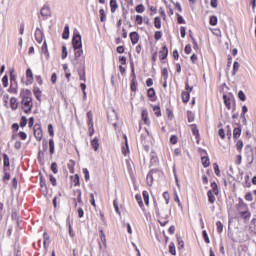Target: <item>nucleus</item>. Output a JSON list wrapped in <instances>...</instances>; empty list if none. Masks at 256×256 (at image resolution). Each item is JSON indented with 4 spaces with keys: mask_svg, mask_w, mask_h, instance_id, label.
I'll return each instance as SVG.
<instances>
[{
    "mask_svg": "<svg viewBox=\"0 0 256 256\" xmlns=\"http://www.w3.org/2000/svg\"><path fill=\"white\" fill-rule=\"evenodd\" d=\"M21 105L24 113H31V109H33V98L31 96H22Z\"/></svg>",
    "mask_w": 256,
    "mask_h": 256,
    "instance_id": "nucleus-1",
    "label": "nucleus"
},
{
    "mask_svg": "<svg viewBox=\"0 0 256 256\" xmlns=\"http://www.w3.org/2000/svg\"><path fill=\"white\" fill-rule=\"evenodd\" d=\"M72 45L73 49H83V42L81 41V34L79 32L74 33Z\"/></svg>",
    "mask_w": 256,
    "mask_h": 256,
    "instance_id": "nucleus-2",
    "label": "nucleus"
},
{
    "mask_svg": "<svg viewBox=\"0 0 256 256\" xmlns=\"http://www.w3.org/2000/svg\"><path fill=\"white\" fill-rule=\"evenodd\" d=\"M34 137L37 141H41V139H43V130H41V125L39 124L34 125Z\"/></svg>",
    "mask_w": 256,
    "mask_h": 256,
    "instance_id": "nucleus-3",
    "label": "nucleus"
},
{
    "mask_svg": "<svg viewBox=\"0 0 256 256\" xmlns=\"http://www.w3.org/2000/svg\"><path fill=\"white\" fill-rule=\"evenodd\" d=\"M156 215H158L159 218L169 219V215H171V210L163 208L161 212H159V208H156Z\"/></svg>",
    "mask_w": 256,
    "mask_h": 256,
    "instance_id": "nucleus-4",
    "label": "nucleus"
},
{
    "mask_svg": "<svg viewBox=\"0 0 256 256\" xmlns=\"http://www.w3.org/2000/svg\"><path fill=\"white\" fill-rule=\"evenodd\" d=\"M155 173H159V170L153 169L146 176V182H147V185H149V187L153 185V176L155 175Z\"/></svg>",
    "mask_w": 256,
    "mask_h": 256,
    "instance_id": "nucleus-5",
    "label": "nucleus"
},
{
    "mask_svg": "<svg viewBox=\"0 0 256 256\" xmlns=\"http://www.w3.org/2000/svg\"><path fill=\"white\" fill-rule=\"evenodd\" d=\"M40 187L43 196L47 197V195H49V190L47 189V182H45V179H43V177H40Z\"/></svg>",
    "mask_w": 256,
    "mask_h": 256,
    "instance_id": "nucleus-6",
    "label": "nucleus"
},
{
    "mask_svg": "<svg viewBox=\"0 0 256 256\" xmlns=\"http://www.w3.org/2000/svg\"><path fill=\"white\" fill-rule=\"evenodd\" d=\"M35 40L37 41V43H43V30L36 28Z\"/></svg>",
    "mask_w": 256,
    "mask_h": 256,
    "instance_id": "nucleus-7",
    "label": "nucleus"
},
{
    "mask_svg": "<svg viewBox=\"0 0 256 256\" xmlns=\"http://www.w3.org/2000/svg\"><path fill=\"white\" fill-rule=\"evenodd\" d=\"M40 14L42 15V17H49V15H51V8L49 7V5H44L40 10Z\"/></svg>",
    "mask_w": 256,
    "mask_h": 256,
    "instance_id": "nucleus-8",
    "label": "nucleus"
},
{
    "mask_svg": "<svg viewBox=\"0 0 256 256\" xmlns=\"http://www.w3.org/2000/svg\"><path fill=\"white\" fill-rule=\"evenodd\" d=\"M130 41L132 45H137L139 43V33L131 32L130 33Z\"/></svg>",
    "mask_w": 256,
    "mask_h": 256,
    "instance_id": "nucleus-9",
    "label": "nucleus"
},
{
    "mask_svg": "<svg viewBox=\"0 0 256 256\" xmlns=\"http://www.w3.org/2000/svg\"><path fill=\"white\" fill-rule=\"evenodd\" d=\"M74 61L72 62L73 65H77V61L79 59V57H81V55H83V49L82 48H78V49H74Z\"/></svg>",
    "mask_w": 256,
    "mask_h": 256,
    "instance_id": "nucleus-10",
    "label": "nucleus"
},
{
    "mask_svg": "<svg viewBox=\"0 0 256 256\" xmlns=\"http://www.w3.org/2000/svg\"><path fill=\"white\" fill-rule=\"evenodd\" d=\"M26 77H27L26 85H32L33 84V71H31L30 68H28L26 70Z\"/></svg>",
    "mask_w": 256,
    "mask_h": 256,
    "instance_id": "nucleus-11",
    "label": "nucleus"
},
{
    "mask_svg": "<svg viewBox=\"0 0 256 256\" xmlns=\"http://www.w3.org/2000/svg\"><path fill=\"white\" fill-rule=\"evenodd\" d=\"M167 55H169V49L167 48V46H163L159 56L161 61L167 59Z\"/></svg>",
    "mask_w": 256,
    "mask_h": 256,
    "instance_id": "nucleus-12",
    "label": "nucleus"
},
{
    "mask_svg": "<svg viewBox=\"0 0 256 256\" xmlns=\"http://www.w3.org/2000/svg\"><path fill=\"white\" fill-rule=\"evenodd\" d=\"M131 72L134 77V79L132 80V83H131V90L137 91V85L135 84V66H133V63H131Z\"/></svg>",
    "mask_w": 256,
    "mask_h": 256,
    "instance_id": "nucleus-13",
    "label": "nucleus"
},
{
    "mask_svg": "<svg viewBox=\"0 0 256 256\" xmlns=\"http://www.w3.org/2000/svg\"><path fill=\"white\" fill-rule=\"evenodd\" d=\"M10 107L12 111H17V107H19V103H17V98L15 97L10 98Z\"/></svg>",
    "mask_w": 256,
    "mask_h": 256,
    "instance_id": "nucleus-14",
    "label": "nucleus"
},
{
    "mask_svg": "<svg viewBox=\"0 0 256 256\" xmlns=\"http://www.w3.org/2000/svg\"><path fill=\"white\" fill-rule=\"evenodd\" d=\"M111 13H115L117 9H119V4H117V0H110Z\"/></svg>",
    "mask_w": 256,
    "mask_h": 256,
    "instance_id": "nucleus-15",
    "label": "nucleus"
},
{
    "mask_svg": "<svg viewBox=\"0 0 256 256\" xmlns=\"http://www.w3.org/2000/svg\"><path fill=\"white\" fill-rule=\"evenodd\" d=\"M91 145H92V148L94 149V151H99V138L95 137L91 141Z\"/></svg>",
    "mask_w": 256,
    "mask_h": 256,
    "instance_id": "nucleus-16",
    "label": "nucleus"
},
{
    "mask_svg": "<svg viewBox=\"0 0 256 256\" xmlns=\"http://www.w3.org/2000/svg\"><path fill=\"white\" fill-rule=\"evenodd\" d=\"M189 99H191V94L189 92H182V101L183 103H189Z\"/></svg>",
    "mask_w": 256,
    "mask_h": 256,
    "instance_id": "nucleus-17",
    "label": "nucleus"
},
{
    "mask_svg": "<svg viewBox=\"0 0 256 256\" xmlns=\"http://www.w3.org/2000/svg\"><path fill=\"white\" fill-rule=\"evenodd\" d=\"M18 89H19V86L17 84L16 85L10 84L8 93H13L14 95H17Z\"/></svg>",
    "mask_w": 256,
    "mask_h": 256,
    "instance_id": "nucleus-18",
    "label": "nucleus"
},
{
    "mask_svg": "<svg viewBox=\"0 0 256 256\" xmlns=\"http://www.w3.org/2000/svg\"><path fill=\"white\" fill-rule=\"evenodd\" d=\"M100 13V21L101 23H105V21H107V14L105 13V9L101 8L99 10Z\"/></svg>",
    "mask_w": 256,
    "mask_h": 256,
    "instance_id": "nucleus-19",
    "label": "nucleus"
},
{
    "mask_svg": "<svg viewBox=\"0 0 256 256\" xmlns=\"http://www.w3.org/2000/svg\"><path fill=\"white\" fill-rule=\"evenodd\" d=\"M33 93H34L35 98L38 101H41V89H39V87H34Z\"/></svg>",
    "mask_w": 256,
    "mask_h": 256,
    "instance_id": "nucleus-20",
    "label": "nucleus"
},
{
    "mask_svg": "<svg viewBox=\"0 0 256 256\" xmlns=\"http://www.w3.org/2000/svg\"><path fill=\"white\" fill-rule=\"evenodd\" d=\"M49 151L50 155H55V141L53 139L49 140Z\"/></svg>",
    "mask_w": 256,
    "mask_h": 256,
    "instance_id": "nucleus-21",
    "label": "nucleus"
},
{
    "mask_svg": "<svg viewBox=\"0 0 256 256\" xmlns=\"http://www.w3.org/2000/svg\"><path fill=\"white\" fill-rule=\"evenodd\" d=\"M207 195H208L209 203H211L213 205V203H215V194H213V190H209L207 192Z\"/></svg>",
    "mask_w": 256,
    "mask_h": 256,
    "instance_id": "nucleus-22",
    "label": "nucleus"
},
{
    "mask_svg": "<svg viewBox=\"0 0 256 256\" xmlns=\"http://www.w3.org/2000/svg\"><path fill=\"white\" fill-rule=\"evenodd\" d=\"M224 104L227 107V109H231V98L227 97V95H223Z\"/></svg>",
    "mask_w": 256,
    "mask_h": 256,
    "instance_id": "nucleus-23",
    "label": "nucleus"
},
{
    "mask_svg": "<svg viewBox=\"0 0 256 256\" xmlns=\"http://www.w3.org/2000/svg\"><path fill=\"white\" fill-rule=\"evenodd\" d=\"M13 71L10 72V85H17V75L13 74Z\"/></svg>",
    "mask_w": 256,
    "mask_h": 256,
    "instance_id": "nucleus-24",
    "label": "nucleus"
},
{
    "mask_svg": "<svg viewBox=\"0 0 256 256\" xmlns=\"http://www.w3.org/2000/svg\"><path fill=\"white\" fill-rule=\"evenodd\" d=\"M87 118H88V127H90V129H93V113L88 112Z\"/></svg>",
    "mask_w": 256,
    "mask_h": 256,
    "instance_id": "nucleus-25",
    "label": "nucleus"
},
{
    "mask_svg": "<svg viewBox=\"0 0 256 256\" xmlns=\"http://www.w3.org/2000/svg\"><path fill=\"white\" fill-rule=\"evenodd\" d=\"M241 137V127L234 128L233 130V138L234 139H239Z\"/></svg>",
    "mask_w": 256,
    "mask_h": 256,
    "instance_id": "nucleus-26",
    "label": "nucleus"
},
{
    "mask_svg": "<svg viewBox=\"0 0 256 256\" xmlns=\"http://www.w3.org/2000/svg\"><path fill=\"white\" fill-rule=\"evenodd\" d=\"M99 233H100V239L104 247H107V237L105 236V232H103V230H100Z\"/></svg>",
    "mask_w": 256,
    "mask_h": 256,
    "instance_id": "nucleus-27",
    "label": "nucleus"
},
{
    "mask_svg": "<svg viewBox=\"0 0 256 256\" xmlns=\"http://www.w3.org/2000/svg\"><path fill=\"white\" fill-rule=\"evenodd\" d=\"M62 39H69V25H65L62 33Z\"/></svg>",
    "mask_w": 256,
    "mask_h": 256,
    "instance_id": "nucleus-28",
    "label": "nucleus"
},
{
    "mask_svg": "<svg viewBox=\"0 0 256 256\" xmlns=\"http://www.w3.org/2000/svg\"><path fill=\"white\" fill-rule=\"evenodd\" d=\"M78 75L80 77V81H87V77L85 76V66H83L82 71H78Z\"/></svg>",
    "mask_w": 256,
    "mask_h": 256,
    "instance_id": "nucleus-29",
    "label": "nucleus"
},
{
    "mask_svg": "<svg viewBox=\"0 0 256 256\" xmlns=\"http://www.w3.org/2000/svg\"><path fill=\"white\" fill-rule=\"evenodd\" d=\"M4 167H10L11 162L9 160V155L3 154Z\"/></svg>",
    "mask_w": 256,
    "mask_h": 256,
    "instance_id": "nucleus-30",
    "label": "nucleus"
},
{
    "mask_svg": "<svg viewBox=\"0 0 256 256\" xmlns=\"http://www.w3.org/2000/svg\"><path fill=\"white\" fill-rule=\"evenodd\" d=\"M202 165L205 168H207V167H209V165H211V162L209 161V157H207V156L202 157Z\"/></svg>",
    "mask_w": 256,
    "mask_h": 256,
    "instance_id": "nucleus-31",
    "label": "nucleus"
},
{
    "mask_svg": "<svg viewBox=\"0 0 256 256\" xmlns=\"http://www.w3.org/2000/svg\"><path fill=\"white\" fill-rule=\"evenodd\" d=\"M212 192L216 195H219V186L217 185V182L211 183Z\"/></svg>",
    "mask_w": 256,
    "mask_h": 256,
    "instance_id": "nucleus-32",
    "label": "nucleus"
},
{
    "mask_svg": "<svg viewBox=\"0 0 256 256\" xmlns=\"http://www.w3.org/2000/svg\"><path fill=\"white\" fill-rule=\"evenodd\" d=\"M154 26L156 29H161V18L159 16L155 17Z\"/></svg>",
    "mask_w": 256,
    "mask_h": 256,
    "instance_id": "nucleus-33",
    "label": "nucleus"
},
{
    "mask_svg": "<svg viewBox=\"0 0 256 256\" xmlns=\"http://www.w3.org/2000/svg\"><path fill=\"white\" fill-rule=\"evenodd\" d=\"M136 201L141 209H143V198L141 197V194H137L135 196Z\"/></svg>",
    "mask_w": 256,
    "mask_h": 256,
    "instance_id": "nucleus-34",
    "label": "nucleus"
},
{
    "mask_svg": "<svg viewBox=\"0 0 256 256\" xmlns=\"http://www.w3.org/2000/svg\"><path fill=\"white\" fill-rule=\"evenodd\" d=\"M239 67H240L239 62L235 61L233 64L232 75H237V71H239Z\"/></svg>",
    "mask_w": 256,
    "mask_h": 256,
    "instance_id": "nucleus-35",
    "label": "nucleus"
},
{
    "mask_svg": "<svg viewBox=\"0 0 256 256\" xmlns=\"http://www.w3.org/2000/svg\"><path fill=\"white\" fill-rule=\"evenodd\" d=\"M240 217H242L243 219H249L251 217V212L242 211V212H240Z\"/></svg>",
    "mask_w": 256,
    "mask_h": 256,
    "instance_id": "nucleus-36",
    "label": "nucleus"
},
{
    "mask_svg": "<svg viewBox=\"0 0 256 256\" xmlns=\"http://www.w3.org/2000/svg\"><path fill=\"white\" fill-rule=\"evenodd\" d=\"M51 171L54 173V175H57V173H59V169L56 162H53L51 164Z\"/></svg>",
    "mask_w": 256,
    "mask_h": 256,
    "instance_id": "nucleus-37",
    "label": "nucleus"
},
{
    "mask_svg": "<svg viewBox=\"0 0 256 256\" xmlns=\"http://www.w3.org/2000/svg\"><path fill=\"white\" fill-rule=\"evenodd\" d=\"M143 199L145 205H149V192L148 191H143Z\"/></svg>",
    "mask_w": 256,
    "mask_h": 256,
    "instance_id": "nucleus-38",
    "label": "nucleus"
},
{
    "mask_svg": "<svg viewBox=\"0 0 256 256\" xmlns=\"http://www.w3.org/2000/svg\"><path fill=\"white\" fill-rule=\"evenodd\" d=\"M158 223H160L161 227H165L169 223V218H159Z\"/></svg>",
    "mask_w": 256,
    "mask_h": 256,
    "instance_id": "nucleus-39",
    "label": "nucleus"
},
{
    "mask_svg": "<svg viewBox=\"0 0 256 256\" xmlns=\"http://www.w3.org/2000/svg\"><path fill=\"white\" fill-rule=\"evenodd\" d=\"M169 253H170L171 255H176V254H177V250L175 249V244H174V243H171V244L169 245Z\"/></svg>",
    "mask_w": 256,
    "mask_h": 256,
    "instance_id": "nucleus-40",
    "label": "nucleus"
},
{
    "mask_svg": "<svg viewBox=\"0 0 256 256\" xmlns=\"http://www.w3.org/2000/svg\"><path fill=\"white\" fill-rule=\"evenodd\" d=\"M238 98L240 99V101H246L247 100V96L245 95V92H243V90H240L238 92Z\"/></svg>",
    "mask_w": 256,
    "mask_h": 256,
    "instance_id": "nucleus-41",
    "label": "nucleus"
},
{
    "mask_svg": "<svg viewBox=\"0 0 256 256\" xmlns=\"http://www.w3.org/2000/svg\"><path fill=\"white\" fill-rule=\"evenodd\" d=\"M20 96L22 97H31V90L26 89V90H22L20 93Z\"/></svg>",
    "mask_w": 256,
    "mask_h": 256,
    "instance_id": "nucleus-42",
    "label": "nucleus"
},
{
    "mask_svg": "<svg viewBox=\"0 0 256 256\" xmlns=\"http://www.w3.org/2000/svg\"><path fill=\"white\" fill-rule=\"evenodd\" d=\"M162 77H164V81H167V79H169V70H167V68L162 69Z\"/></svg>",
    "mask_w": 256,
    "mask_h": 256,
    "instance_id": "nucleus-43",
    "label": "nucleus"
},
{
    "mask_svg": "<svg viewBox=\"0 0 256 256\" xmlns=\"http://www.w3.org/2000/svg\"><path fill=\"white\" fill-rule=\"evenodd\" d=\"M153 111H154L156 117H161V107H159V106H154V107H153Z\"/></svg>",
    "mask_w": 256,
    "mask_h": 256,
    "instance_id": "nucleus-44",
    "label": "nucleus"
},
{
    "mask_svg": "<svg viewBox=\"0 0 256 256\" xmlns=\"http://www.w3.org/2000/svg\"><path fill=\"white\" fill-rule=\"evenodd\" d=\"M202 236H203V239H204L205 243H211V240L209 239V234H207L206 230H204L202 232Z\"/></svg>",
    "mask_w": 256,
    "mask_h": 256,
    "instance_id": "nucleus-45",
    "label": "nucleus"
},
{
    "mask_svg": "<svg viewBox=\"0 0 256 256\" xmlns=\"http://www.w3.org/2000/svg\"><path fill=\"white\" fill-rule=\"evenodd\" d=\"M136 12L137 13H144L145 12V6L143 4H139L136 6Z\"/></svg>",
    "mask_w": 256,
    "mask_h": 256,
    "instance_id": "nucleus-46",
    "label": "nucleus"
},
{
    "mask_svg": "<svg viewBox=\"0 0 256 256\" xmlns=\"http://www.w3.org/2000/svg\"><path fill=\"white\" fill-rule=\"evenodd\" d=\"M217 233H223V223L221 221L216 222Z\"/></svg>",
    "mask_w": 256,
    "mask_h": 256,
    "instance_id": "nucleus-47",
    "label": "nucleus"
},
{
    "mask_svg": "<svg viewBox=\"0 0 256 256\" xmlns=\"http://www.w3.org/2000/svg\"><path fill=\"white\" fill-rule=\"evenodd\" d=\"M214 173L217 177L221 176V171L219 170V165L217 163H214Z\"/></svg>",
    "mask_w": 256,
    "mask_h": 256,
    "instance_id": "nucleus-48",
    "label": "nucleus"
},
{
    "mask_svg": "<svg viewBox=\"0 0 256 256\" xmlns=\"http://www.w3.org/2000/svg\"><path fill=\"white\" fill-rule=\"evenodd\" d=\"M49 179L53 187H57V179L55 178V176H53V174L49 175Z\"/></svg>",
    "mask_w": 256,
    "mask_h": 256,
    "instance_id": "nucleus-49",
    "label": "nucleus"
},
{
    "mask_svg": "<svg viewBox=\"0 0 256 256\" xmlns=\"http://www.w3.org/2000/svg\"><path fill=\"white\" fill-rule=\"evenodd\" d=\"M147 95L150 99H153L155 97V89L154 88L148 89Z\"/></svg>",
    "mask_w": 256,
    "mask_h": 256,
    "instance_id": "nucleus-50",
    "label": "nucleus"
},
{
    "mask_svg": "<svg viewBox=\"0 0 256 256\" xmlns=\"http://www.w3.org/2000/svg\"><path fill=\"white\" fill-rule=\"evenodd\" d=\"M245 181H244V183H243V187H251V181H249V175H246L245 176Z\"/></svg>",
    "mask_w": 256,
    "mask_h": 256,
    "instance_id": "nucleus-51",
    "label": "nucleus"
},
{
    "mask_svg": "<svg viewBox=\"0 0 256 256\" xmlns=\"http://www.w3.org/2000/svg\"><path fill=\"white\" fill-rule=\"evenodd\" d=\"M42 52L44 55L49 57V50H47V42H44V44L42 45Z\"/></svg>",
    "mask_w": 256,
    "mask_h": 256,
    "instance_id": "nucleus-52",
    "label": "nucleus"
},
{
    "mask_svg": "<svg viewBox=\"0 0 256 256\" xmlns=\"http://www.w3.org/2000/svg\"><path fill=\"white\" fill-rule=\"evenodd\" d=\"M236 149H237V151H242L243 150V140H238L237 141Z\"/></svg>",
    "mask_w": 256,
    "mask_h": 256,
    "instance_id": "nucleus-53",
    "label": "nucleus"
},
{
    "mask_svg": "<svg viewBox=\"0 0 256 256\" xmlns=\"http://www.w3.org/2000/svg\"><path fill=\"white\" fill-rule=\"evenodd\" d=\"M48 133H49L50 137H55V132L53 130V124L48 125Z\"/></svg>",
    "mask_w": 256,
    "mask_h": 256,
    "instance_id": "nucleus-54",
    "label": "nucleus"
},
{
    "mask_svg": "<svg viewBox=\"0 0 256 256\" xmlns=\"http://www.w3.org/2000/svg\"><path fill=\"white\" fill-rule=\"evenodd\" d=\"M67 55H68L67 46H62V55H61L62 59H67Z\"/></svg>",
    "mask_w": 256,
    "mask_h": 256,
    "instance_id": "nucleus-55",
    "label": "nucleus"
},
{
    "mask_svg": "<svg viewBox=\"0 0 256 256\" xmlns=\"http://www.w3.org/2000/svg\"><path fill=\"white\" fill-rule=\"evenodd\" d=\"M2 83L4 87H8L9 85V77L7 75L3 76Z\"/></svg>",
    "mask_w": 256,
    "mask_h": 256,
    "instance_id": "nucleus-56",
    "label": "nucleus"
},
{
    "mask_svg": "<svg viewBox=\"0 0 256 256\" xmlns=\"http://www.w3.org/2000/svg\"><path fill=\"white\" fill-rule=\"evenodd\" d=\"M83 174H84V177H85V181H89L90 179V176H89V170L87 168H83Z\"/></svg>",
    "mask_w": 256,
    "mask_h": 256,
    "instance_id": "nucleus-57",
    "label": "nucleus"
},
{
    "mask_svg": "<svg viewBox=\"0 0 256 256\" xmlns=\"http://www.w3.org/2000/svg\"><path fill=\"white\" fill-rule=\"evenodd\" d=\"M74 185L75 187H79V185H81V182L79 181V174H75L74 176Z\"/></svg>",
    "mask_w": 256,
    "mask_h": 256,
    "instance_id": "nucleus-58",
    "label": "nucleus"
},
{
    "mask_svg": "<svg viewBox=\"0 0 256 256\" xmlns=\"http://www.w3.org/2000/svg\"><path fill=\"white\" fill-rule=\"evenodd\" d=\"M163 198L166 201V205H169V200L171 199V196L169 195V192H164L163 193Z\"/></svg>",
    "mask_w": 256,
    "mask_h": 256,
    "instance_id": "nucleus-59",
    "label": "nucleus"
},
{
    "mask_svg": "<svg viewBox=\"0 0 256 256\" xmlns=\"http://www.w3.org/2000/svg\"><path fill=\"white\" fill-rule=\"evenodd\" d=\"M192 133L195 135L196 139H199V129H197V126L192 127Z\"/></svg>",
    "mask_w": 256,
    "mask_h": 256,
    "instance_id": "nucleus-60",
    "label": "nucleus"
},
{
    "mask_svg": "<svg viewBox=\"0 0 256 256\" xmlns=\"http://www.w3.org/2000/svg\"><path fill=\"white\" fill-rule=\"evenodd\" d=\"M147 116H148L147 110H143L142 111V119H143V121H145V123H147V121H149V118Z\"/></svg>",
    "mask_w": 256,
    "mask_h": 256,
    "instance_id": "nucleus-61",
    "label": "nucleus"
},
{
    "mask_svg": "<svg viewBox=\"0 0 256 256\" xmlns=\"http://www.w3.org/2000/svg\"><path fill=\"white\" fill-rule=\"evenodd\" d=\"M27 126V117L23 116L21 118L20 127H26Z\"/></svg>",
    "mask_w": 256,
    "mask_h": 256,
    "instance_id": "nucleus-62",
    "label": "nucleus"
},
{
    "mask_svg": "<svg viewBox=\"0 0 256 256\" xmlns=\"http://www.w3.org/2000/svg\"><path fill=\"white\" fill-rule=\"evenodd\" d=\"M210 25H217V16H211L210 17Z\"/></svg>",
    "mask_w": 256,
    "mask_h": 256,
    "instance_id": "nucleus-63",
    "label": "nucleus"
},
{
    "mask_svg": "<svg viewBox=\"0 0 256 256\" xmlns=\"http://www.w3.org/2000/svg\"><path fill=\"white\" fill-rule=\"evenodd\" d=\"M245 199L246 201H253V193L251 192L246 193Z\"/></svg>",
    "mask_w": 256,
    "mask_h": 256,
    "instance_id": "nucleus-64",
    "label": "nucleus"
}]
</instances>
